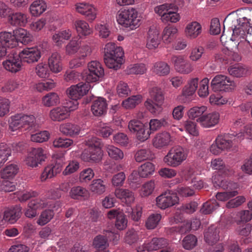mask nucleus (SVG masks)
<instances>
[{
	"label": "nucleus",
	"mask_w": 252,
	"mask_h": 252,
	"mask_svg": "<svg viewBox=\"0 0 252 252\" xmlns=\"http://www.w3.org/2000/svg\"><path fill=\"white\" fill-rule=\"evenodd\" d=\"M153 158L154 155L150 149H140L136 152L134 154L135 160L138 162L146 160H150Z\"/></svg>",
	"instance_id": "nucleus-43"
},
{
	"label": "nucleus",
	"mask_w": 252,
	"mask_h": 252,
	"mask_svg": "<svg viewBox=\"0 0 252 252\" xmlns=\"http://www.w3.org/2000/svg\"><path fill=\"white\" fill-rule=\"evenodd\" d=\"M36 127L35 119L33 115L17 114L11 116L9 120V128L13 131L21 128L31 130Z\"/></svg>",
	"instance_id": "nucleus-3"
},
{
	"label": "nucleus",
	"mask_w": 252,
	"mask_h": 252,
	"mask_svg": "<svg viewBox=\"0 0 252 252\" xmlns=\"http://www.w3.org/2000/svg\"><path fill=\"white\" fill-rule=\"evenodd\" d=\"M104 53V61L106 66L114 70L119 69L124 62L123 48L110 42L106 44Z\"/></svg>",
	"instance_id": "nucleus-1"
},
{
	"label": "nucleus",
	"mask_w": 252,
	"mask_h": 252,
	"mask_svg": "<svg viewBox=\"0 0 252 252\" xmlns=\"http://www.w3.org/2000/svg\"><path fill=\"white\" fill-rule=\"evenodd\" d=\"M137 15V11L133 8L125 9L118 14L117 20L123 27L133 30L140 25V19Z\"/></svg>",
	"instance_id": "nucleus-4"
},
{
	"label": "nucleus",
	"mask_w": 252,
	"mask_h": 252,
	"mask_svg": "<svg viewBox=\"0 0 252 252\" xmlns=\"http://www.w3.org/2000/svg\"><path fill=\"white\" fill-rule=\"evenodd\" d=\"M19 55L23 63H32L38 61L41 57V53L37 47H33L24 49Z\"/></svg>",
	"instance_id": "nucleus-18"
},
{
	"label": "nucleus",
	"mask_w": 252,
	"mask_h": 252,
	"mask_svg": "<svg viewBox=\"0 0 252 252\" xmlns=\"http://www.w3.org/2000/svg\"><path fill=\"white\" fill-rule=\"evenodd\" d=\"M138 239V232L133 229L128 230L125 234V241L129 245L136 242Z\"/></svg>",
	"instance_id": "nucleus-59"
},
{
	"label": "nucleus",
	"mask_w": 252,
	"mask_h": 252,
	"mask_svg": "<svg viewBox=\"0 0 252 252\" xmlns=\"http://www.w3.org/2000/svg\"><path fill=\"white\" fill-rule=\"evenodd\" d=\"M220 119V114L218 112H213L203 115L196 121L205 127H210L217 124Z\"/></svg>",
	"instance_id": "nucleus-22"
},
{
	"label": "nucleus",
	"mask_w": 252,
	"mask_h": 252,
	"mask_svg": "<svg viewBox=\"0 0 252 252\" xmlns=\"http://www.w3.org/2000/svg\"><path fill=\"white\" fill-rule=\"evenodd\" d=\"M142 96L141 95H133L123 101V106L126 108L130 109L135 107L141 102Z\"/></svg>",
	"instance_id": "nucleus-54"
},
{
	"label": "nucleus",
	"mask_w": 252,
	"mask_h": 252,
	"mask_svg": "<svg viewBox=\"0 0 252 252\" xmlns=\"http://www.w3.org/2000/svg\"><path fill=\"white\" fill-rule=\"evenodd\" d=\"M236 87V82L227 76L219 74L211 81V87L214 92H229Z\"/></svg>",
	"instance_id": "nucleus-6"
},
{
	"label": "nucleus",
	"mask_w": 252,
	"mask_h": 252,
	"mask_svg": "<svg viewBox=\"0 0 252 252\" xmlns=\"http://www.w3.org/2000/svg\"><path fill=\"white\" fill-rule=\"evenodd\" d=\"M219 229L215 225H211L204 232V239L210 245L215 244L219 240Z\"/></svg>",
	"instance_id": "nucleus-31"
},
{
	"label": "nucleus",
	"mask_w": 252,
	"mask_h": 252,
	"mask_svg": "<svg viewBox=\"0 0 252 252\" xmlns=\"http://www.w3.org/2000/svg\"><path fill=\"white\" fill-rule=\"evenodd\" d=\"M172 141V137L170 134L166 131H163L158 133L153 140V146L156 148L160 149L167 146Z\"/></svg>",
	"instance_id": "nucleus-21"
},
{
	"label": "nucleus",
	"mask_w": 252,
	"mask_h": 252,
	"mask_svg": "<svg viewBox=\"0 0 252 252\" xmlns=\"http://www.w3.org/2000/svg\"><path fill=\"white\" fill-rule=\"evenodd\" d=\"M91 88V85L87 82H80L76 85H72L67 90V93L70 99H80L87 94Z\"/></svg>",
	"instance_id": "nucleus-14"
},
{
	"label": "nucleus",
	"mask_w": 252,
	"mask_h": 252,
	"mask_svg": "<svg viewBox=\"0 0 252 252\" xmlns=\"http://www.w3.org/2000/svg\"><path fill=\"white\" fill-rule=\"evenodd\" d=\"M171 61L175 69L181 74H188L193 70L191 63L183 56H173Z\"/></svg>",
	"instance_id": "nucleus-13"
},
{
	"label": "nucleus",
	"mask_w": 252,
	"mask_h": 252,
	"mask_svg": "<svg viewBox=\"0 0 252 252\" xmlns=\"http://www.w3.org/2000/svg\"><path fill=\"white\" fill-rule=\"evenodd\" d=\"M47 152L42 148H32L26 159V164L32 167H35L46 158Z\"/></svg>",
	"instance_id": "nucleus-12"
},
{
	"label": "nucleus",
	"mask_w": 252,
	"mask_h": 252,
	"mask_svg": "<svg viewBox=\"0 0 252 252\" xmlns=\"http://www.w3.org/2000/svg\"><path fill=\"white\" fill-rule=\"evenodd\" d=\"M48 67H49V66L46 63H39L35 68L36 74L42 78H45L48 77L50 74V70Z\"/></svg>",
	"instance_id": "nucleus-58"
},
{
	"label": "nucleus",
	"mask_w": 252,
	"mask_h": 252,
	"mask_svg": "<svg viewBox=\"0 0 252 252\" xmlns=\"http://www.w3.org/2000/svg\"><path fill=\"white\" fill-rule=\"evenodd\" d=\"M76 11L85 16L90 22L93 21L96 17L97 10L92 4L86 2H80L75 5Z\"/></svg>",
	"instance_id": "nucleus-17"
},
{
	"label": "nucleus",
	"mask_w": 252,
	"mask_h": 252,
	"mask_svg": "<svg viewBox=\"0 0 252 252\" xmlns=\"http://www.w3.org/2000/svg\"><path fill=\"white\" fill-rule=\"evenodd\" d=\"M188 154L187 150L183 147H175L170 149L163 160L167 165L176 167L187 159Z\"/></svg>",
	"instance_id": "nucleus-7"
},
{
	"label": "nucleus",
	"mask_w": 252,
	"mask_h": 252,
	"mask_svg": "<svg viewBox=\"0 0 252 252\" xmlns=\"http://www.w3.org/2000/svg\"><path fill=\"white\" fill-rule=\"evenodd\" d=\"M21 208L16 206L6 209L3 214L0 215V225H3L6 222L10 224L15 223L20 217Z\"/></svg>",
	"instance_id": "nucleus-15"
},
{
	"label": "nucleus",
	"mask_w": 252,
	"mask_h": 252,
	"mask_svg": "<svg viewBox=\"0 0 252 252\" xmlns=\"http://www.w3.org/2000/svg\"><path fill=\"white\" fill-rule=\"evenodd\" d=\"M88 72L86 73L84 77L88 83L99 81L104 75V69L101 64L98 61H91L88 63Z\"/></svg>",
	"instance_id": "nucleus-10"
},
{
	"label": "nucleus",
	"mask_w": 252,
	"mask_h": 252,
	"mask_svg": "<svg viewBox=\"0 0 252 252\" xmlns=\"http://www.w3.org/2000/svg\"><path fill=\"white\" fill-rule=\"evenodd\" d=\"M22 61L19 54H12L6 57L2 63L3 67L12 73H16L21 70Z\"/></svg>",
	"instance_id": "nucleus-16"
},
{
	"label": "nucleus",
	"mask_w": 252,
	"mask_h": 252,
	"mask_svg": "<svg viewBox=\"0 0 252 252\" xmlns=\"http://www.w3.org/2000/svg\"><path fill=\"white\" fill-rule=\"evenodd\" d=\"M185 32L188 37L194 39L201 34L202 27L197 22H191L187 25Z\"/></svg>",
	"instance_id": "nucleus-26"
},
{
	"label": "nucleus",
	"mask_w": 252,
	"mask_h": 252,
	"mask_svg": "<svg viewBox=\"0 0 252 252\" xmlns=\"http://www.w3.org/2000/svg\"><path fill=\"white\" fill-rule=\"evenodd\" d=\"M219 206L216 199H210L204 203L200 210L204 214H209L216 210Z\"/></svg>",
	"instance_id": "nucleus-46"
},
{
	"label": "nucleus",
	"mask_w": 252,
	"mask_h": 252,
	"mask_svg": "<svg viewBox=\"0 0 252 252\" xmlns=\"http://www.w3.org/2000/svg\"><path fill=\"white\" fill-rule=\"evenodd\" d=\"M106 151L109 156L115 160H120L124 157L123 152L113 145H109L107 146Z\"/></svg>",
	"instance_id": "nucleus-49"
},
{
	"label": "nucleus",
	"mask_w": 252,
	"mask_h": 252,
	"mask_svg": "<svg viewBox=\"0 0 252 252\" xmlns=\"http://www.w3.org/2000/svg\"><path fill=\"white\" fill-rule=\"evenodd\" d=\"M115 195L126 204H131L135 199L134 193L128 189H117Z\"/></svg>",
	"instance_id": "nucleus-23"
},
{
	"label": "nucleus",
	"mask_w": 252,
	"mask_h": 252,
	"mask_svg": "<svg viewBox=\"0 0 252 252\" xmlns=\"http://www.w3.org/2000/svg\"><path fill=\"white\" fill-rule=\"evenodd\" d=\"M204 52V49L202 46H198L193 48L190 51L189 58L193 62L198 61Z\"/></svg>",
	"instance_id": "nucleus-61"
},
{
	"label": "nucleus",
	"mask_w": 252,
	"mask_h": 252,
	"mask_svg": "<svg viewBox=\"0 0 252 252\" xmlns=\"http://www.w3.org/2000/svg\"><path fill=\"white\" fill-rule=\"evenodd\" d=\"M222 171H220L212 177V183L216 188H221L223 189L228 190L231 189L232 184L228 182V181L221 174Z\"/></svg>",
	"instance_id": "nucleus-29"
},
{
	"label": "nucleus",
	"mask_w": 252,
	"mask_h": 252,
	"mask_svg": "<svg viewBox=\"0 0 252 252\" xmlns=\"http://www.w3.org/2000/svg\"><path fill=\"white\" fill-rule=\"evenodd\" d=\"M49 137V133L47 131H42L35 134H32L31 139L35 142L41 143L47 141Z\"/></svg>",
	"instance_id": "nucleus-62"
},
{
	"label": "nucleus",
	"mask_w": 252,
	"mask_h": 252,
	"mask_svg": "<svg viewBox=\"0 0 252 252\" xmlns=\"http://www.w3.org/2000/svg\"><path fill=\"white\" fill-rule=\"evenodd\" d=\"M50 209L45 210L41 214L37 221L38 224L43 225L48 222L54 215V211L57 210L60 207V203L57 201H51L48 204Z\"/></svg>",
	"instance_id": "nucleus-19"
},
{
	"label": "nucleus",
	"mask_w": 252,
	"mask_h": 252,
	"mask_svg": "<svg viewBox=\"0 0 252 252\" xmlns=\"http://www.w3.org/2000/svg\"><path fill=\"white\" fill-rule=\"evenodd\" d=\"M13 32L16 37L17 45L20 42L24 44H27L32 41V36L27 30L19 28L14 30Z\"/></svg>",
	"instance_id": "nucleus-34"
},
{
	"label": "nucleus",
	"mask_w": 252,
	"mask_h": 252,
	"mask_svg": "<svg viewBox=\"0 0 252 252\" xmlns=\"http://www.w3.org/2000/svg\"><path fill=\"white\" fill-rule=\"evenodd\" d=\"M87 193V190L80 186L72 188L70 191V197L74 199H77L80 197L84 196Z\"/></svg>",
	"instance_id": "nucleus-63"
},
{
	"label": "nucleus",
	"mask_w": 252,
	"mask_h": 252,
	"mask_svg": "<svg viewBox=\"0 0 252 252\" xmlns=\"http://www.w3.org/2000/svg\"><path fill=\"white\" fill-rule=\"evenodd\" d=\"M177 7L174 4L164 3L163 4L156 6L155 8V11L161 16V20L164 15L169 12L170 10H176Z\"/></svg>",
	"instance_id": "nucleus-53"
},
{
	"label": "nucleus",
	"mask_w": 252,
	"mask_h": 252,
	"mask_svg": "<svg viewBox=\"0 0 252 252\" xmlns=\"http://www.w3.org/2000/svg\"><path fill=\"white\" fill-rule=\"evenodd\" d=\"M80 129V126L71 123L63 124L60 126V131L67 136H74L78 135Z\"/></svg>",
	"instance_id": "nucleus-28"
},
{
	"label": "nucleus",
	"mask_w": 252,
	"mask_h": 252,
	"mask_svg": "<svg viewBox=\"0 0 252 252\" xmlns=\"http://www.w3.org/2000/svg\"><path fill=\"white\" fill-rule=\"evenodd\" d=\"M0 42L4 47L13 48L17 46L16 39L14 34L10 32H2L0 33Z\"/></svg>",
	"instance_id": "nucleus-33"
},
{
	"label": "nucleus",
	"mask_w": 252,
	"mask_h": 252,
	"mask_svg": "<svg viewBox=\"0 0 252 252\" xmlns=\"http://www.w3.org/2000/svg\"><path fill=\"white\" fill-rule=\"evenodd\" d=\"M106 186L104 182L100 179L93 180L90 187V189L92 192L98 194H101L104 192Z\"/></svg>",
	"instance_id": "nucleus-48"
},
{
	"label": "nucleus",
	"mask_w": 252,
	"mask_h": 252,
	"mask_svg": "<svg viewBox=\"0 0 252 252\" xmlns=\"http://www.w3.org/2000/svg\"><path fill=\"white\" fill-rule=\"evenodd\" d=\"M199 79L197 78L191 79L188 81L183 89V95L186 97L192 95L195 92L198 88Z\"/></svg>",
	"instance_id": "nucleus-39"
},
{
	"label": "nucleus",
	"mask_w": 252,
	"mask_h": 252,
	"mask_svg": "<svg viewBox=\"0 0 252 252\" xmlns=\"http://www.w3.org/2000/svg\"><path fill=\"white\" fill-rule=\"evenodd\" d=\"M47 65L53 72L58 73L61 71L62 64L60 54L57 52L52 53L48 59V64Z\"/></svg>",
	"instance_id": "nucleus-24"
},
{
	"label": "nucleus",
	"mask_w": 252,
	"mask_h": 252,
	"mask_svg": "<svg viewBox=\"0 0 252 252\" xmlns=\"http://www.w3.org/2000/svg\"><path fill=\"white\" fill-rule=\"evenodd\" d=\"M248 28V24L243 23L242 25H239L233 30V36L240 39H246L247 40V30Z\"/></svg>",
	"instance_id": "nucleus-51"
},
{
	"label": "nucleus",
	"mask_w": 252,
	"mask_h": 252,
	"mask_svg": "<svg viewBox=\"0 0 252 252\" xmlns=\"http://www.w3.org/2000/svg\"><path fill=\"white\" fill-rule=\"evenodd\" d=\"M171 125V120L168 117L165 116L158 120L151 119L149 122L150 131L154 132L162 127H167Z\"/></svg>",
	"instance_id": "nucleus-27"
},
{
	"label": "nucleus",
	"mask_w": 252,
	"mask_h": 252,
	"mask_svg": "<svg viewBox=\"0 0 252 252\" xmlns=\"http://www.w3.org/2000/svg\"><path fill=\"white\" fill-rule=\"evenodd\" d=\"M69 115L67 109L63 106L53 108L50 111L49 114L50 118L52 121L58 122L67 118Z\"/></svg>",
	"instance_id": "nucleus-30"
},
{
	"label": "nucleus",
	"mask_w": 252,
	"mask_h": 252,
	"mask_svg": "<svg viewBox=\"0 0 252 252\" xmlns=\"http://www.w3.org/2000/svg\"><path fill=\"white\" fill-rule=\"evenodd\" d=\"M168 242L166 239L154 238L150 242L146 243L145 247L147 252H151L166 248Z\"/></svg>",
	"instance_id": "nucleus-32"
},
{
	"label": "nucleus",
	"mask_w": 252,
	"mask_h": 252,
	"mask_svg": "<svg viewBox=\"0 0 252 252\" xmlns=\"http://www.w3.org/2000/svg\"><path fill=\"white\" fill-rule=\"evenodd\" d=\"M71 34L69 30H62L53 35L52 40L57 45L60 46L63 43V40H68Z\"/></svg>",
	"instance_id": "nucleus-38"
},
{
	"label": "nucleus",
	"mask_w": 252,
	"mask_h": 252,
	"mask_svg": "<svg viewBox=\"0 0 252 252\" xmlns=\"http://www.w3.org/2000/svg\"><path fill=\"white\" fill-rule=\"evenodd\" d=\"M151 98L145 102L146 108L153 114H158L162 110L164 96L161 89L154 87L149 91Z\"/></svg>",
	"instance_id": "nucleus-5"
},
{
	"label": "nucleus",
	"mask_w": 252,
	"mask_h": 252,
	"mask_svg": "<svg viewBox=\"0 0 252 252\" xmlns=\"http://www.w3.org/2000/svg\"><path fill=\"white\" fill-rule=\"evenodd\" d=\"M46 7V4L43 0H37L32 3L30 10L32 16H38L45 11Z\"/></svg>",
	"instance_id": "nucleus-37"
},
{
	"label": "nucleus",
	"mask_w": 252,
	"mask_h": 252,
	"mask_svg": "<svg viewBox=\"0 0 252 252\" xmlns=\"http://www.w3.org/2000/svg\"><path fill=\"white\" fill-rule=\"evenodd\" d=\"M178 201L176 193L172 190H168L157 197L156 204L158 208L165 209L178 203Z\"/></svg>",
	"instance_id": "nucleus-11"
},
{
	"label": "nucleus",
	"mask_w": 252,
	"mask_h": 252,
	"mask_svg": "<svg viewBox=\"0 0 252 252\" xmlns=\"http://www.w3.org/2000/svg\"><path fill=\"white\" fill-rule=\"evenodd\" d=\"M59 102V96L55 93H49L42 98V103L47 107L56 105Z\"/></svg>",
	"instance_id": "nucleus-52"
},
{
	"label": "nucleus",
	"mask_w": 252,
	"mask_h": 252,
	"mask_svg": "<svg viewBox=\"0 0 252 252\" xmlns=\"http://www.w3.org/2000/svg\"><path fill=\"white\" fill-rule=\"evenodd\" d=\"M9 23L15 26H25L28 21L27 15L21 12H16L10 16Z\"/></svg>",
	"instance_id": "nucleus-36"
},
{
	"label": "nucleus",
	"mask_w": 252,
	"mask_h": 252,
	"mask_svg": "<svg viewBox=\"0 0 252 252\" xmlns=\"http://www.w3.org/2000/svg\"><path fill=\"white\" fill-rule=\"evenodd\" d=\"M177 29L174 26H167L163 31L162 38L165 43L171 42L175 38Z\"/></svg>",
	"instance_id": "nucleus-41"
},
{
	"label": "nucleus",
	"mask_w": 252,
	"mask_h": 252,
	"mask_svg": "<svg viewBox=\"0 0 252 252\" xmlns=\"http://www.w3.org/2000/svg\"><path fill=\"white\" fill-rule=\"evenodd\" d=\"M155 171V165L150 162H147L139 168L138 173L142 178H146L153 174Z\"/></svg>",
	"instance_id": "nucleus-44"
},
{
	"label": "nucleus",
	"mask_w": 252,
	"mask_h": 252,
	"mask_svg": "<svg viewBox=\"0 0 252 252\" xmlns=\"http://www.w3.org/2000/svg\"><path fill=\"white\" fill-rule=\"evenodd\" d=\"M209 80L207 78H204L200 82V88L198 91V94L199 96L204 97L209 94Z\"/></svg>",
	"instance_id": "nucleus-64"
},
{
	"label": "nucleus",
	"mask_w": 252,
	"mask_h": 252,
	"mask_svg": "<svg viewBox=\"0 0 252 252\" xmlns=\"http://www.w3.org/2000/svg\"><path fill=\"white\" fill-rule=\"evenodd\" d=\"M11 150L9 146L4 143L0 144V167L11 156Z\"/></svg>",
	"instance_id": "nucleus-47"
},
{
	"label": "nucleus",
	"mask_w": 252,
	"mask_h": 252,
	"mask_svg": "<svg viewBox=\"0 0 252 252\" xmlns=\"http://www.w3.org/2000/svg\"><path fill=\"white\" fill-rule=\"evenodd\" d=\"M161 219L160 214L154 213L150 215L146 221V227L148 229H154L158 224Z\"/></svg>",
	"instance_id": "nucleus-50"
},
{
	"label": "nucleus",
	"mask_w": 252,
	"mask_h": 252,
	"mask_svg": "<svg viewBox=\"0 0 252 252\" xmlns=\"http://www.w3.org/2000/svg\"><path fill=\"white\" fill-rule=\"evenodd\" d=\"M152 70L158 75L165 76L170 72V66L164 62H158L154 63Z\"/></svg>",
	"instance_id": "nucleus-40"
},
{
	"label": "nucleus",
	"mask_w": 252,
	"mask_h": 252,
	"mask_svg": "<svg viewBox=\"0 0 252 252\" xmlns=\"http://www.w3.org/2000/svg\"><path fill=\"white\" fill-rule=\"evenodd\" d=\"M87 145L88 147L83 152L82 159L85 161H99L102 156L101 140L96 137H93L88 139Z\"/></svg>",
	"instance_id": "nucleus-2"
},
{
	"label": "nucleus",
	"mask_w": 252,
	"mask_h": 252,
	"mask_svg": "<svg viewBox=\"0 0 252 252\" xmlns=\"http://www.w3.org/2000/svg\"><path fill=\"white\" fill-rule=\"evenodd\" d=\"M18 166L14 163H8L6 166L0 171V176L3 179H12L18 173Z\"/></svg>",
	"instance_id": "nucleus-35"
},
{
	"label": "nucleus",
	"mask_w": 252,
	"mask_h": 252,
	"mask_svg": "<svg viewBox=\"0 0 252 252\" xmlns=\"http://www.w3.org/2000/svg\"><path fill=\"white\" fill-rule=\"evenodd\" d=\"M227 70L230 75L237 78L244 76L248 71L246 67L240 64L231 66L228 68Z\"/></svg>",
	"instance_id": "nucleus-42"
},
{
	"label": "nucleus",
	"mask_w": 252,
	"mask_h": 252,
	"mask_svg": "<svg viewBox=\"0 0 252 252\" xmlns=\"http://www.w3.org/2000/svg\"><path fill=\"white\" fill-rule=\"evenodd\" d=\"M160 42L159 32L154 26L150 27L148 32L146 46L149 49L158 47Z\"/></svg>",
	"instance_id": "nucleus-20"
},
{
	"label": "nucleus",
	"mask_w": 252,
	"mask_h": 252,
	"mask_svg": "<svg viewBox=\"0 0 252 252\" xmlns=\"http://www.w3.org/2000/svg\"><path fill=\"white\" fill-rule=\"evenodd\" d=\"M243 134L238 133L233 134H225L218 136L215 140L222 151H231L236 142H238L242 138Z\"/></svg>",
	"instance_id": "nucleus-9"
},
{
	"label": "nucleus",
	"mask_w": 252,
	"mask_h": 252,
	"mask_svg": "<svg viewBox=\"0 0 252 252\" xmlns=\"http://www.w3.org/2000/svg\"><path fill=\"white\" fill-rule=\"evenodd\" d=\"M207 110V107L205 106H195L189 109L188 112V116L190 119H198L202 117L203 114Z\"/></svg>",
	"instance_id": "nucleus-55"
},
{
	"label": "nucleus",
	"mask_w": 252,
	"mask_h": 252,
	"mask_svg": "<svg viewBox=\"0 0 252 252\" xmlns=\"http://www.w3.org/2000/svg\"><path fill=\"white\" fill-rule=\"evenodd\" d=\"M197 242L196 237L192 234L186 236L182 241L183 247L187 250H190L193 248Z\"/></svg>",
	"instance_id": "nucleus-57"
},
{
	"label": "nucleus",
	"mask_w": 252,
	"mask_h": 252,
	"mask_svg": "<svg viewBox=\"0 0 252 252\" xmlns=\"http://www.w3.org/2000/svg\"><path fill=\"white\" fill-rule=\"evenodd\" d=\"M74 26L79 34L86 36L92 32V30L88 24L83 20L75 21Z\"/></svg>",
	"instance_id": "nucleus-45"
},
{
	"label": "nucleus",
	"mask_w": 252,
	"mask_h": 252,
	"mask_svg": "<svg viewBox=\"0 0 252 252\" xmlns=\"http://www.w3.org/2000/svg\"><path fill=\"white\" fill-rule=\"evenodd\" d=\"M53 158L55 163L47 166L42 173L40 177L42 181L54 177L62 171L65 163L64 155L62 154H57L54 155Z\"/></svg>",
	"instance_id": "nucleus-8"
},
{
	"label": "nucleus",
	"mask_w": 252,
	"mask_h": 252,
	"mask_svg": "<svg viewBox=\"0 0 252 252\" xmlns=\"http://www.w3.org/2000/svg\"><path fill=\"white\" fill-rule=\"evenodd\" d=\"M51 201H49L46 199H41L40 198H36L32 199L29 203V207H31L37 211L38 209H42L48 206V204Z\"/></svg>",
	"instance_id": "nucleus-56"
},
{
	"label": "nucleus",
	"mask_w": 252,
	"mask_h": 252,
	"mask_svg": "<svg viewBox=\"0 0 252 252\" xmlns=\"http://www.w3.org/2000/svg\"><path fill=\"white\" fill-rule=\"evenodd\" d=\"M155 187L154 181H150L144 184L141 189L140 195L142 196H147L152 193Z\"/></svg>",
	"instance_id": "nucleus-60"
},
{
	"label": "nucleus",
	"mask_w": 252,
	"mask_h": 252,
	"mask_svg": "<svg viewBox=\"0 0 252 252\" xmlns=\"http://www.w3.org/2000/svg\"><path fill=\"white\" fill-rule=\"evenodd\" d=\"M107 104L106 100L100 97L94 100L92 105V111L95 116H100L106 112Z\"/></svg>",
	"instance_id": "nucleus-25"
}]
</instances>
